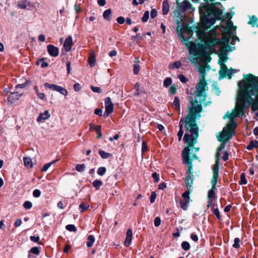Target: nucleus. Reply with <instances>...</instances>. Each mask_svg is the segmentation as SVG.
Here are the masks:
<instances>
[{
  "mask_svg": "<svg viewBox=\"0 0 258 258\" xmlns=\"http://www.w3.org/2000/svg\"><path fill=\"white\" fill-rule=\"evenodd\" d=\"M197 35L199 37L201 35L205 44L200 43L196 44L193 41H189L188 38H184L181 33L178 34L181 42L186 46L189 54L191 55L189 59L194 63H197L199 59H208L210 58V53L214 50L213 47L214 46H217L222 50L223 45H227L229 43L230 39L233 37H227L224 35L222 38L223 41H222L217 38L215 30H210L207 34L201 33L198 31Z\"/></svg>",
  "mask_w": 258,
  "mask_h": 258,
  "instance_id": "f257e3e1",
  "label": "nucleus"
},
{
  "mask_svg": "<svg viewBox=\"0 0 258 258\" xmlns=\"http://www.w3.org/2000/svg\"><path fill=\"white\" fill-rule=\"evenodd\" d=\"M241 84L235 108L232 113L226 114L232 120L244 115L246 104L251 106L252 110L257 111L255 114L258 117V77L251 74L245 75Z\"/></svg>",
  "mask_w": 258,
  "mask_h": 258,
  "instance_id": "f03ea898",
  "label": "nucleus"
},
{
  "mask_svg": "<svg viewBox=\"0 0 258 258\" xmlns=\"http://www.w3.org/2000/svg\"><path fill=\"white\" fill-rule=\"evenodd\" d=\"M200 78L198 84L196 86V91L195 100H191L190 105L188 106V116L186 118L187 127L190 125L196 126L195 121L196 114L201 113L202 111L201 104L206 100V91L208 90V84L205 80L206 76V67L200 66L198 68Z\"/></svg>",
  "mask_w": 258,
  "mask_h": 258,
  "instance_id": "7ed1b4c3",
  "label": "nucleus"
},
{
  "mask_svg": "<svg viewBox=\"0 0 258 258\" xmlns=\"http://www.w3.org/2000/svg\"><path fill=\"white\" fill-rule=\"evenodd\" d=\"M187 116L188 114L185 118H181L179 123L180 130L177 133V136L178 138V141H180L183 134V131L182 130L183 125V123H185V127H186L187 133L184 136L183 141L185 144L188 145V147L189 148V147H193L195 144L197 142V139L199 137V128L196 123V121H195L196 125L195 126L193 125H190V127H187V123L186 122V118L187 117ZM200 117V113L196 114L195 121H196L197 118H199Z\"/></svg>",
  "mask_w": 258,
  "mask_h": 258,
  "instance_id": "20e7f679",
  "label": "nucleus"
},
{
  "mask_svg": "<svg viewBox=\"0 0 258 258\" xmlns=\"http://www.w3.org/2000/svg\"><path fill=\"white\" fill-rule=\"evenodd\" d=\"M201 21L204 26L210 27L217 19H220L222 14L221 10L216 8L214 4L206 3L200 8Z\"/></svg>",
  "mask_w": 258,
  "mask_h": 258,
  "instance_id": "39448f33",
  "label": "nucleus"
},
{
  "mask_svg": "<svg viewBox=\"0 0 258 258\" xmlns=\"http://www.w3.org/2000/svg\"><path fill=\"white\" fill-rule=\"evenodd\" d=\"M236 126V122L231 120V121L228 123L227 126L223 128L220 135L217 136L218 140L221 142L222 143L217 149L216 154V163L214 165L217 164L219 166V160L221 157L220 152L225 148L226 142L231 138L232 134Z\"/></svg>",
  "mask_w": 258,
  "mask_h": 258,
  "instance_id": "423d86ee",
  "label": "nucleus"
},
{
  "mask_svg": "<svg viewBox=\"0 0 258 258\" xmlns=\"http://www.w3.org/2000/svg\"><path fill=\"white\" fill-rule=\"evenodd\" d=\"M218 166L214 165L213 167V177L211 180L212 188L208 191V199H215L216 194L215 190L216 189V184L217 183L218 179L219 178L218 174Z\"/></svg>",
  "mask_w": 258,
  "mask_h": 258,
  "instance_id": "0eeeda50",
  "label": "nucleus"
},
{
  "mask_svg": "<svg viewBox=\"0 0 258 258\" xmlns=\"http://www.w3.org/2000/svg\"><path fill=\"white\" fill-rule=\"evenodd\" d=\"M226 61V59H223L222 57H220L219 60V63L220 66V69L219 71V75L223 77H228L229 78H231L232 75L236 72V70L228 69L224 64V62Z\"/></svg>",
  "mask_w": 258,
  "mask_h": 258,
  "instance_id": "6e6552de",
  "label": "nucleus"
},
{
  "mask_svg": "<svg viewBox=\"0 0 258 258\" xmlns=\"http://www.w3.org/2000/svg\"><path fill=\"white\" fill-rule=\"evenodd\" d=\"M190 152V149L188 147H185L183 150L182 152V156L183 159V162L186 164L188 167L187 171V175L192 174V164L191 160L189 158V155Z\"/></svg>",
  "mask_w": 258,
  "mask_h": 258,
  "instance_id": "1a4fd4ad",
  "label": "nucleus"
},
{
  "mask_svg": "<svg viewBox=\"0 0 258 258\" xmlns=\"http://www.w3.org/2000/svg\"><path fill=\"white\" fill-rule=\"evenodd\" d=\"M44 86L45 87L48 88L52 90L58 92L64 96H67L68 95V92L67 90L61 86L55 84H49L48 83H45L44 84Z\"/></svg>",
  "mask_w": 258,
  "mask_h": 258,
  "instance_id": "9d476101",
  "label": "nucleus"
},
{
  "mask_svg": "<svg viewBox=\"0 0 258 258\" xmlns=\"http://www.w3.org/2000/svg\"><path fill=\"white\" fill-rule=\"evenodd\" d=\"M105 111L103 116L105 118L107 117L113 111V104L111 102L110 97H106L105 99Z\"/></svg>",
  "mask_w": 258,
  "mask_h": 258,
  "instance_id": "9b49d317",
  "label": "nucleus"
},
{
  "mask_svg": "<svg viewBox=\"0 0 258 258\" xmlns=\"http://www.w3.org/2000/svg\"><path fill=\"white\" fill-rule=\"evenodd\" d=\"M236 27L233 25V22L231 20H228L225 25V33L230 37H234L233 32L236 30Z\"/></svg>",
  "mask_w": 258,
  "mask_h": 258,
  "instance_id": "f8f14e48",
  "label": "nucleus"
},
{
  "mask_svg": "<svg viewBox=\"0 0 258 258\" xmlns=\"http://www.w3.org/2000/svg\"><path fill=\"white\" fill-rule=\"evenodd\" d=\"M47 49L49 54L52 57H56L59 54V49L57 47L49 44L47 46Z\"/></svg>",
  "mask_w": 258,
  "mask_h": 258,
  "instance_id": "ddd939ff",
  "label": "nucleus"
},
{
  "mask_svg": "<svg viewBox=\"0 0 258 258\" xmlns=\"http://www.w3.org/2000/svg\"><path fill=\"white\" fill-rule=\"evenodd\" d=\"M73 45V39L71 36L67 37L64 42L63 47L67 52H69L71 50L72 46Z\"/></svg>",
  "mask_w": 258,
  "mask_h": 258,
  "instance_id": "4468645a",
  "label": "nucleus"
},
{
  "mask_svg": "<svg viewBox=\"0 0 258 258\" xmlns=\"http://www.w3.org/2000/svg\"><path fill=\"white\" fill-rule=\"evenodd\" d=\"M18 7L21 9H29V8L32 7L30 1L28 0H22L18 2Z\"/></svg>",
  "mask_w": 258,
  "mask_h": 258,
  "instance_id": "2eb2a0df",
  "label": "nucleus"
},
{
  "mask_svg": "<svg viewBox=\"0 0 258 258\" xmlns=\"http://www.w3.org/2000/svg\"><path fill=\"white\" fill-rule=\"evenodd\" d=\"M132 238H133V232H132V230L130 228L127 230L126 238H125V241L124 242V245L128 247L131 245V244L132 243Z\"/></svg>",
  "mask_w": 258,
  "mask_h": 258,
  "instance_id": "dca6fc26",
  "label": "nucleus"
},
{
  "mask_svg": "<svg viewBox=\"0 0 258 258\" xmlns=\"http://www.w3.org/2000/svg\"><path fill=\"white\" fill-rule=\"evenodd\" d=\"M194 176L193 175H187L185 178V183L186 188L191 189L193 184Z\"/></svg>",
  "mask_w": 258,
  "mask_h": 258,
  "instance_id": "f3484780",
  "label": "nucleus"
},
{
  "mask_svg": "<svg viewBox=\"0 0 258 258\" xmlns=\"http://www.w3.org/2000/svg\"><path fill=\"white\" fill-rule=\"evenodd\" d=\"M50 116L48 110H45L44 113H40L37 117V120L38 122H41L42 120H46L49 118Z\"/></svg>",
  "mask_w": 258,
  "mask_h": 258,
  "instance_id": "a211bd4d",
  "label": "nucleus"
},
{
  "mask_svg": "<svg viewBox=\"0 0 258 258\" xmlns=\"http://www.w3.org/2000/svg\"><path fill=\"white\" fill-rule=\"evenodd\" d=\"M169 4L168 0H164L162 3V13L163 15H166L169 11Z\"/></svg>",
  "mask_w": 258,
  "mask_h": 258,
  "instance_id": "6ab92c4d",
  "label": "nucleus"
},
{
  "mask_svg": "<svg viewBox=\"0 0 258 258\" xmlns=\"http://www.w3.org/2000/svg\"><path fill=\"white\" fill-rule=\"evenodd\" d=\"M181 7L182 10L183 11H185L187 10H190L192 6L190 2L187 0H185L181 4Z\"/></svg>",
  "mask_w": 258,
  "mask_h": 258,
  "instance_id": "aec40b11",
  "label": "nucleus"
},
{
  "mask_svg": "<svg viewBox=\"0 0 258 258\" xmlns=\"http://www.w3.org/2000/svg\"><path fill=\"white\" fill-rule=\"evenodd\" d=\"M140 60L138 58H136V63L134 64L133 72L135 75H137L140 70V66L139 64Z\"/></svg>",
  "mask_w": 258,
  "mask_h": 258,
  "instance_id": "412c9836",
  "label": "nucleus"
},
{
  "mask_svg": "<svg viewBox=\"0 0 258 258\" xmlns=\"http://www.w3.org/2000/svg\"><path fill=\"white\" fill-rule=\"evenodd\" d=\"M87 246L88 247H91L95 241V237L93 235H89L87 237Z\"/></svg>",
  "mask_w": 258,
  "mask_h": 258,
  "instance_id": "4be33fe9",
  "label": "nucleus"
},
{
  "mask_svg": "<svg viewBox=\"0 0 258 258\" xmlns=\"http://www.w3.org/2000/svg\"><path fill=\"white\" fill-rule=\"evenodd\" d=\"M172 106L175 109L180 110V100L178 97H175L174 98Z\"/></svg>",
  "mask_w": 258,
  "mask_h": 258,
  "instance_id": "5701e85b",
  "label": "nucleus"
},
{
  "mask_svg": "<svg viewBox=\"0 0 258 258\" xmlns=\"http://www.w3.org/2000/svg\"><path fill=\"white\" fill-rule=\"evenodd\" d=\"M189 203V201L187 200H181L179 202L181 208H182L184 210H187V209L188 207Z\"/></svg>",
  "mask_w": 258,
  "mask_h": 258,
  "instance_id": "b1692460",
  "label": "nucleus"
},
{
  "mask_svg": "<svg viewBox=\"0 0 258 258\" xmlns=\"http://www.w3.org/2000/svg\"><path fill=\"white\" fill-rule=\"evenodd\" d=\"M181 66V63L179 61H175L173 63H170L169 65V69L170 70H174L175 69H178Z\"/></svg>",
  "mask_w": 258,
  "mask_h": 258,
  "instance_id": "393cba45",
  "label": "nucleus"
},
{
  "mask_svg": "<svg viewBox=\"0 0 258 258\" xmlns=\"http://www.w3.org/2000/svg\"><path fill=\"white\" fill-rule=\"evenodd\" d=\"M16 100V93L15 92L11 93L8 97V102L11 104L15 103Z\"/></svg>",
  "mask_w": 258,
  "mask_h": 258,
  "instance_id": "a878e982",
  "label": "nucleus"
},
{
  "mask_svg": "<svg viewBox=\"0 0 258 258\" xmlns=\"http://www.w3.org/2000/svg\"><path fill=\"white\" fill-rule=\"evenodd\" d=\"M99 154L103 159H107L112 156V154L109 153L105 152V151L100 150Z\"/></svg>",
  "mask_w": 258,
  "mask_h": 258,
  "instance_id": "bb28decb",
  "label": "nucleus"
},
{
  "mask_svg": "<svg viewBox=\"0 0 258 258\" xmlns=\"http://www.w3.org/2000/svg\"><path fill=\"white\" fill-rule=\"evenodd\" d=\"M257 147H258V142L256 141H251L249 144L247 146L246 149L248 150H251L254 148H256Z\"/></svg>",
  "mask_w": 258,
  "mask_h": 258,
  "instance_id": "cd10ccee",
  "label": "nucleus"
},
{
  "mask_svg": "<svg viewBox=\"0 0 258 258\" xmlns=\"http://www.w3.org/2000/svg\"><path fill=\"white\" fill-rule=\"evenodd\" d=\"M111 15V10L110 9H108L105 10L103 14V16L104 19L107 20H110Z\"/></svg>",
  "mask_w": 258,
  "mask_h": 258,
  "instance_id": "c85d7f7f",
  "label": "nucleus"
},
{
  "mask_svg": "<svg viewBox=\"0 0 258 258\" xmlns=\"http://www.w3.org/2000/svg\"><path fill=\"white\" fill-rule=\"evenodd\" d=\"M58 160H53L49 163H48L46 164H45L43 167L41 168V171L42 172H45L47 170V169L52 165L53 164L55 163L56 161H57Z\"/></svg>",
  "mask_w": 258,
  "mask_h": 258,
  "instance_id": "c756f323",
  "label": "nucleus"
},
{
  "mask_svg": "<svg viewBox=\"0 0 258 258\" xmlns=\"http://www.w3.org/2000/svg\"><path fill=\"white\" fill-rule=\"evenodd\" d=\"M25 166L28 168L32 167V162L31 159L28 157H25L23 159Z\"/></svg>",
  "mask_w": 258,
  "mask_h": 258,
  "instance_id": "7c9ffc66",
  "label": "nucleus"
},
{
  "mask_svg": "<svg viewBox=\"0 0 258 258\" xmlns=\"http://www.w3.org/2000/svg\"><path fill=\"white\" fill-rule=\"evenodd\" d=\"M192 192V190L191 189H189V188H187V190L184 191L182 195V197L183 198V200H190V197H189V194Z\"/></svg>",
  "mask_w": 258,
  "mask_h": 258,
  "instance_id": "2f4dec72",
  "label": "nucleus"
},
{
  "mask_svg": "<svg viewBox=\"0 0 258 258\" xmlns=\"http://www.w3.org/2000/svg\"><path fill=\"white\" fill-rule=\"evenodd\" d=\"M93 186L96 188L97 190L99 189L102 185L103 183L100 180L96 179L92 183Z\"/></svg>",
  "mask_w": 258,
  "mask_h": 258,
  "instance_id": "473e14b6",
  "label": "nucleus"
},
{
  "mask_svg": "<svg viewBox=\"0 0 258 258\" xmlns=\"http://www.w3.org/2000/svg\"><path fill=\"white\" fill-rule=\"evenodd\" d=\"M96 59L94 54H91L88 59V62L91 67H93L95 64Z\"/></svg>",
  "mask_w": 258,
  "mask_h": 258,
  "instance_id": "72a5a7b5",
  "label": "nucleus"
},
{
  "mask_svg": "<svg viewBox=\"0 0 258 258\" xmlns=\"http://www.w3.org/2000/svg\"><path fill=\"white\" fill-rule=\"evenodd\" d=\"M86 168V165L85 164H77L76 166V169L77 171L82 172H83Z\"/></svg>",
  "mask_w": 258,
  "mask_h": 258,
  "instance_id": "f704fd0d",
  "label": "nucleus"
},
{
  "mask_svg": "<svg viewBox=\"0 0 258 258\" xmlns=\"http://www.w3.org/2000/svg\"><path fill=\"white\" fill-rule=\"evenodd\" d=\"M212 210H213V213L216 215L217 218L219 220H220L221 219V216H220V214L218 208H215V205H212Z\"/></svg>",
  "mask_w": 258,
  "mask_h": 258,
  "instance_id": "c9c22d12",
  "label": "nucleus"
},
{
  "mask_svg": "<svg viewBox=\"0 0 258 258\" xmlns=\"http://www.w3.org/2000/svg\"><path fill=\"white\" fill-rule=\"evenodd\" d=\"M89 205H88L87 204L81 203L79 205V208L81 210V212H82V213L84 212L85 211L87 210L89 208Z\"/></svg>",
  "mask_w": 258,
  "mask_h": 258,
  "instance_id": "e433bc0d",
  "label": "nucleus"
},
{
  "mask_svg": "<svg viewBox=\"0 0 258 258\" xmlns=\"http://www.w3.org/2000/svg\"><path fill=\"white\" fill-rule=\"evenodd\" d=\"M29 252L36 255H39L40 253V248L33 247L30 250Z\"/></svg>",
  "mask_w": 258,
  "mask_h": 258,
  "instance_id": "4c0bfd02",
  "label": "nucleus"
},
{
  "mask_svg": "<svg viewBox=\"0 0 258 258\" xmlns=\"http://www.w3.org/2000/svg\"><path fill=\"white\" fill-rule=\"evenodd\" d=\"M106 171V169L105 167H101L97 169V172L98 175L100 176H103L105 173Z\"/></svg>",
  "mask_w": 258,
  "mask_h": 258,
  "instance_id": "58836bf2",
  "label": "nucleus"
},
{
  "mask_svg": "<svg viewBox=\"0 0 258 258\" xmlns=\"http://www.w3.org/2000/svg\"><path fill=\"white\" fill-rule=\"evenodd\" d=\"M172 79L170 78H167L163 82V86L165 87H168L172 84Z\"/></svg>",
  "mask_w": 258,
  "mask_h": 258,
  "instance_id": "ea45409f",
  "label": "nucleus"
},
{
  "mask_svg": "<svg viewBox=\"0 0 258 258\" xmlns=\"http://www.w3.org/2000/svg\"><path fill=\"white\" fill-rule=\"evenodd\" d=\"M257 21V19L254 16H252L250 18L248 24L251 25L253 27L255 25Z\"/></svg>",
  "mask_w": 258,
  "mask_h": 258,
  "instance_id": "a19ab883",
  "label": "nucleus"
},
{
  "mask_svg": "<svg viewBox=\"0 0 258 258\" xmlns=\"http://www.w3.org/2000/svg\"><path fill=\"white\" fill-rule=\"evenodd\" d=\"M177 90V86L175 84L172 85L169 88L170 94L174 95L176 94Z\"/></svg>",
  "mask_w": 258,
  "mask_h": 258,
  "instance_id": "79ce46f5",
  "label": "nucleus"
},
{
  "mask_svg": "<svg viewBox=\"0 0 258 258\" xmlns=\"http://www.w3.org/2000/svg\"><path fill=\"white\" fill-rule=\"evenodd\" d=\"M181 247L184 250H187L190 248V244L187 241H183L181 243Z\"/></svg>",
  "mask_w": 258,
  "mask_h": 258,
  "instance_id": "37998d69",
  "label": "nucleus"
},
{
  "mask_svg": "<svg viewBox=\"0 0 258 258\" xmlns=\"http://www.w3.org/2000/svg\"><path fill=\"white\" fill-rule=\"evenodd\" d=\"M66 229L69 231L76 232L77 228L74 225L69 224L66 226Z\"/></svg>",
  "mask_w": 258,
  "mask_h": 258,
  "instance_id": "c03bdc74",
  "label": "nucleus"
},
{
  "mask_svg": "<svg viewBox=\"0 0 258 258\" xmlns=\"http://www.w3.org/2000/svg\"><path fill=\"white\" fill-rule=\"evenodd\" d=\"M239 184L241 185L245 184L247 183L245 176L244 173H242L240 176V180L239 181Z\"/></svg>",
  "mask_w": 258,
  "mask_h": 258,
  "instance_id": "a18cd8bd",
  "label": "nucleus"
},
{
  "mask_svg": "<svg viewBox=\"0 0 258 258\" xmlns=\"http://www.w3.org/2000/svg\"><path fill=\"white\" fill-rule=\"evenodd\" d=\"M240 242V240L239 238H235L234 241V244H233V247L235 248H238L240 247L239 243Z\"/></svg>",
  "mask_w": 258,
  "mask_h": 258,
  "instance_id": "49530a36",
  "label": "nucleus"
},
{
  "mask_svg": "<svg viewBox=\"0 0 258 258\" xmlns=\"http://www.w3.org/2000/svg\"><path fill=\"white\" fill-rule=\"evenodd\" d=\"M149 18V11H146L142 18V20L143 22H146L148 21Z\"/></svg>",
  "mask_w": 258,
  "mask_h": 258,
  "instance_id": "de8ad7c7",
  "label": "nucleus"
},
{
  "mask_svg": "<svg viewBox=\"0 0 258 258\" xmlns=\"http://www.w3.org/2000/svg\"><path fill=\"white\" fill-rule=\"evenodd\" d=\"M23 207L25 209L28 210L32 208V204L30 201H26L23 204Z\"/></svg>",
  "mask_w": 258,
  "mask_h": 258,
  "instance_id": "09e8293b",
  "label": "nucleus"
},
{
  "mask_svg": "<svg viewBox=\"0 0 258 258\" xmlns=\"http://www.w3.org/2000/svg\"><path fill=\"white\" fill-rule=\"evenodd\" d=\"M178 78L179 80L183 83H186L188 81V79L183 75H179Z\"/></svg>",
  "mask_w": 258,
  "mask_h": 258,
  "instance_id": "8fccbe9b",
  "label": "nucleus"
},
{
  "mask_svg": "<svg viewBox=\"0 0 258 258\" xmlns=\"http://www.w3.org/2000/svg\"><path fill=\"white\" fill-rule=\"evenodd\" d=\"M91 89L93 92L95 93H101L102 92V89L100 87L91 86Z\"/></svg>",
  "mask_w": 258,
  "mask_h": 258,
  "instance_id": "3c124183",
  "label": "nucleus"
},
{
  "mask_svg": "<svg viewBox=\"0 0 258 258\" xmlns=\"http://www.w3.org/2000/svg\"><path fill=\"white\" fill-rule=\"evenodd\" d=\"M154 225L156 227L159 226L161 224V219L160 217H156L154 221Z\"/></svg>",
  "mask_w": 258,
  "mask_h": 258,
  "instance_id": "603ef678",
  "label": "nucleus"
},
{
  "mask_svg": "<svg viewBox=\"0 0 258 258\" xmlns=\"http://www.w3.org/2000/svg\"><path fill=\"white\" fill-rule=\"evenodd\" d=\"M156 198V194L155 192H154V191L152 192L151 196H150L151 203H153L155 202Z\"/></svg>",
  "mask_w": 258,
  "mask_h": 258,
  "instance_id": "864d4df0",
  "label": "nucleus"
},
{
  "mask_svg": "<svg viewBox=\"0 0 258 258\" xmlns=\"http://www.w3.org/2000/svg\"><path fill=\"white\" fill-rule=\"evenodd\" d=\"M147 149H148V146H147V144L145 142H143L142 143V153H144L146 152L147 151Z\"/></svg>",
  "mask_w": 258,
  "mask_h": 258,
  "instance_id": "5fc2aeb1",
  "label": "nucleus"
},
{
  "mask_svg": "<svg viewBox=\"0 0 258 258\" xmlns=\"http://www.w3.org/2000/svg\"><path fill=\"white\" fill-rule=\"evenodd\" d=\"M41 195V192L39 189H35L33 192V195L35 198H38Z\"/></svg>",
  "mask_w": 258,
  "mask_h": 258,
  "instance_id": "6e6d98bb",
  "label": "nucleus"
},
{
  "mask_svg": "<svg viewBox=\"0 0 258 258\" xmlns=\"http://www.w3.org/2000/svg\"><path fill=\"white\" fill-rule=\"evenodd\" d=\"M116 21L119 24H122L124 23L125 19L123 17L120 16L117 18Z\"/></svg>",
  "mask_w": 258,
  "mask_h": 258,
  "instance_id": "4d7b16f0",
  "label": "nucleus"
},
{
  "mask_svg": "<svg viewBox=\"0 0 258 258\" xmlns=\"http://www.w3.org/2000/svg\"><path fill=\"white\" fill-rule=\"evenodd\" d=\"M30 239L33 242H38L39 240V237L35 236H31Z\"/></svg>",
  "mask_w": 258,
  "mask_h": 258,
  "instance_id": "13d9d810",
  "label": "nucleus"
},
{
  "mask_svg": "<svg viewBox=\"0 0 258 258\" xmlns=\"http://www.w3.org/2000/svg\"><path fill=\"white\" fill-rule=\"evenodd\" d=\"M157 15V12L155 9H152L151 11V17L152 19L155 18Z\"/></svg>",
  "mask_w": 258,
  "mask_h": 258,
  "instance_id": "bf43d9fd",
  "label": "nucleus"
},
{
  "mask_svg": "<svg viewBox=\"0 0 258 258\" xmlns=\"http://www.w3.org/2000/svg\"><path fill=\"white\" fill-rule=\"evenodd\" d=\"M152 177L155 179L156 182H158L159 181V177L158 174L156 172H154L152 175Z\"/></svg>",
  "mask_w": 258,
  "mask_h": 258,
  "instance_id": "052dcab7",
  "label": "nucleus"
},
{
  "mask_svg": "<svg viewBox=\"0 0 258 258\" xmlns=\"http://www.w3.org/2000/svg\"><path fill=\"white\" fill-rule=\"evenodd\" d=\"M71 63L70 61H68L67 62L66 66H67V73L68 74H69L71 72Z\"/></svg>",
  "mask_w": 258,
  "mask_h": 258,
  "instance_id": "680f3d73",
  "label": "nucleus"
},
{
  "mask_svg": "<svg viewBox=\"0 0 258 258\" xmlns=\"http://www.w3.org/2000/svg\"><path fill=\"white\" fill-rule=\"evenodd\" d=\"M190 238L193 241H194L195 242L197 241L199 239V238H198V236H197V235H196L194 233L191 234Z\"/></svg>",
  "mask_w": 258,
  "mask_h": 258,
  "instance_id": "e2e57ef3",
  "label": "nucleus"
},
{
  "mask_svg": "<svg viewBox=\"0 0 258 258\" xmlns=\"http://www.w3.org/2000/svg\"><path fill=\"white\" fill-rule=\"evenodd\" d=\"M74 89L76 91H79L81 90V87L79 83H76L74 85Z\"/></svg>",
  "mask_w": 258,
  "mask_h": 258,
  "instance_id": "0e129e2a",
  "label": "nucleus"
},
{
  "mask_svg": "<svg viewBox=\"0 0 258 258\" xmlns=\"http://www.w3.org/2000/svg\"><path fill=\"white\" fill-rule=\"evenodd\" d=\"M222 159L226 161L228 160L229 158V154L227 152H224V155L222 157Z\"/></svg>",
  "mask_w": 258,
  "mask_h": 258,
  "instance_id": "69168bd1",
  "label": "nucleus"
},
{
  "mask_svg": "<svg viewBox=\"0 0 258 258\" xmlns=\"http://www.w3.org/2000/svg\"><path fill=\"white\" fill-rule=\"evenodd\" d=\"M71 248V246L69 244H66L63 249V252L67 253Z\"/></svg>",
  "mask_w": 258,
  "mask_h": 258,
  "instance_id": "338daca9",
  "label": "nucleus"
},
{
  "mask_svg": "<svg viewBox=\"0 0 258 258\" xmlns=\"http://www.w3.org/2000/svg\"><path fill=\"white\" fill-rule=\"evenodd\" d=\"M95 114L99 116H101L102 114V111L101 109H96L95 110Z\"/></svg>",
  "mask_w": 258,
  "mask_h": 258,
  "instance_id": "774afa93",
  "label": "nucleus"
}]
</instances>
